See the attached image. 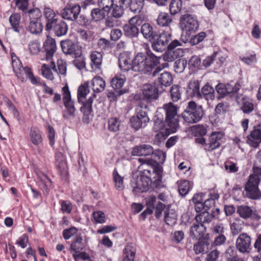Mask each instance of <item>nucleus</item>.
I'll return each instance as SVG.
<instances>
[{"label": "nucleus", "mask_w": 261, "mask_h": 261, "mask_svg": "<svg viewBox=\"0 0 261 261\" xmlns=\"http://www.w3.org/2000/svg\"><path fill=\"white\" fill-rule=\"evenodd\" d=\"M145 5V0H132L129 5L130 10L135 13H140Z\"/></svg>", "instance_id": "nucleus-50"}, {"label": "nucleus", "mask_w": 261, "mask_h": 261, "mask_svg": "<svg viewBox=\"0 0 261 261\" xmlns=\"http://www.w3.org/2000/svg\"><path fill=\"white\" fill-rule=\"evenodd\" d=\"M63 92V102L68 115L74 118L75 116L76 109L74 107V102L71 99V93L68 86L66 85L62 88Z\"/></svg>", "instance_id": "nucleus-17"}, {"label": "nucleus", "mask_w": 261, "mask_h": 261, "mask_svg": "<svg viewBox=\"0 0 261 261\" xmlns=\"http://www.w3.org/2000/svg\"><path fill=\"white\" fill-rule=\"evenodd\" d=\"M81 12V6L79 5L67 4L62 12V18L71 21L76 20Z\"/></svg>", "instance_id": "nucleus-21"}, {"label": "nucleus", "mask_w": 261, "mask_h": 261, "mask_svg": "<svg viewBox=\"0 0 261 261\" xmlns=\"http://www.w3.org/2000/svg\"><path fill=\"white\" fill-rule=\"evenodd\" d=\"M112 9V15L115 18L119 19L123 16L124 14V9L123 6L118 4H114Z\"/></svg>", "instance_id": "nucleus-58"}, {"label": "nucleus", "mask_w": 261, "mask_h": 261, "mask_svg": "<svg viewBox=\"0 0 261 261\" xmlns=\"http://www.w3.org/2000/svg\"><path fill=\"white\" fill-rule=\"evenodd\" d=\"M140 32L146 39L150 41L154 40L158 34L153 27L148 22H145L142 25Z\"/></svg>", "instance_id": "nucleus-26"}, {"label": "nucleus", "mask_w": 261, "mask_h": 261, "mask_svg": "<svg viewBox=\"0 0 261 261\" xmlns=\"http://www.w3.org/2000/svg\"><path fill=\"white\" fill-rule=\"evenodd\" d=\"M85 247V243L83 241L81 234H76L70 245V250L73 251L75 253H77L84 249Z\"/></svg>", "instance_id": "nucleus-35"}, {"label": "nucleus", "mask_w": 261, "mask_h": 261, "mask_svg": "<svg viewBox=\"0 0 261 261\" xmlns=\"http://www.w3.org/2000/svg\"><path fill=\"white\" fill-rule=\"evenodd\" d=\"M214 212H212V213L210 211H203L197 214L195 219L196 222L201 224L209 223H210L215 217H217V215L214 214Z\"/></svg>", "instance_id": "nucleus-34"}, {"label": "nucleus", "mask_w": 261, "mask_h": 261, "mask_svg": "<svg viewBox=\"0 0 261 261\" xmlns=\"http://www.w3.org/2000/svg\"><path fill=\"white\" fill-rule=\"evenodd\" d=\"M20 15L18 13H14L9 17V21L12 29L16 33H19L22 29V27L20 25Z\"/></svg>", "instance_id": "nucleus-38"}, {"label": "nucleus", "mask_w": 261, "mask_h": 261, "mask_svg": "<svg viewBox=\"0 0 261 261\" xmlns=\"http://www.w3.org/2000/svg\"><path fill=\"white\" fill-rule=\"evenodd\" d=\"M43 47L46 52V60H50L57 49L55 40L48 36L44 43Z\"/></svg>", "instance_id": "nucleus-27"}, {"label": "nucleus", "mask_w": 261, "mask_h": 261, "mask_svg": "<svg viewBox=\"0 0 261 261\" xmlns=\"http://www.w3.org/2000/svg\"><path fill=\"white\" fill-rule=\"evenodd\" d=\"M93 102V98L92 96L90 97L87 100L81 102L82 105L80 110L83 114V121L85 123H89L90 121L89 116L92 112V103Z\"/></svg>", "instance_id": "nucleus-25"}, {"label": "nucleus", "mask_w": 261, "mask_h": 261, "mask_svg": "<svg viewBox=\"0 0 261 261\" xmlns=\"http://www.w3.org/2000/svg\"><path fill=\"white\" fill-rule=\"evenodd\" d=\"M25 17L29 19L28 30L31 34L38 35L42 32L43 29L42 22L43 17L39 9L35 8L29 10L25 13Z\"/></svg>", "instance_id": "nucleus-6"}, {"label": "nucleus", "mask_w": 261, "mask_h": 261, "mask_svg": "<svg viewBox=\"0 0 261 261\" xmlns=\"http://www.w3.org/2000/svg\"><path fill=\"white\" fill-rule=\"evenodd\" d=\"M178 108L172 102L165 103L163 106V110L165 114V119L159 115L155 116L154 120V125L157 128L161 129L165 126L168 127L171 133H175L179 128V115L177 114Z\"/></svg>", "instance_id": "nucleus-2"}, {"label": "nucleus", "mask_w": 261, "mask_h": 261, "mask_svg": "<svg viewBox=\"0 0 261 261\" xmlns=\"http://www.w3.org/2000/svg\"><path fill=\"white\" fill-rule=\"evenodd\" d=\"M190 90H192L193 96L198 99H201L200 84L198 81L195 80L190 82L189 85Z\"/></svg>", "instance_id": "nucleus-53"}, {"label": "nucleus", "mask_w": 261, "mask_h": 261, "mask_svg": "<svg viewBox=\"0 0 261 261\" xmlns=\"http://www.w3.org/2000/svg\"><path fill=\"white\" fill-rule=\"evenodd\" d=\"M153 153L152 147L148 144H142L135 147L132 152L134 156H147Z\"/></svg>", "instance_id": "nucleus-28"}, {"label": "nucleus", "mask_w": 261, "mask_h": 261, "mask_svg": "<svg viewBox=\"0 0 261 261\" xmlns=\"http://www.w3.org/2000/svg\"><path fill=\"white\" fill-rule=\"evenodd\" d=\"M190 236L196 240H206L208 238V234L206 233V227L204 224L196 221L190 228Z\"/></svg>", "instance_id": "nucleus-19"}, {"label": "nucleus", "mask_w": 261, "mask_h": 261, "mask_svg": "<svg viewBox=\"0 0 261 261\" xmlns=\"http://www.w3.org/2000/svg\"><path fill=\"white\" fill-rule=\"evenodd\" d=\"M177 215L174 210L169 208L164 211V221L169 226H174L177 222Z\"/></svg>", "instance_id": "nucleus-39"}, {"label": "nucleus", "mask_w": 261, "mask_h": 261, "mask_svg": "<svg viewBox=\"0 0 261 261\" xmlns=\"http://www.w3.org/2000/svg\"><path fill=\"white\" fill-rule=\"evenodd\" d=\"M12 67L17 77L22 82L25 81L26 78L28 77L33 84L38 83L37 79L34 76L31 68L27 66L23 67L20 61L13 59L12 56Z\"/></svg>", "instance_id": "nucleus-8"}, {"label": "nucleus", "mask_w": 261, "mask_h": 261, "mask_svg": "<svg viewBox=\"0 0 261 261\" xmlns=\"http://www.w3.org/2000/svg\"><path fill=\"white\" fill-rule=\"evenodd\" d=\"M89 83L85 82L84 84L80 85L77 90V100L79 103L82 102V100L86 97L89 93Z\"/></svg>", "instance_id": "nucleus-46"}, {"label": "nucleus", "mask_w": 261, "mask_h": 261, "mask_svg": "<svg viewBox=\"0 0 261 261\" xmlns=\"http://www.w3.org/2000/svg\"><path fill=\"white\" fill-rule=\"evenodd\" d=\"M182 43L177 40H174L168 43L167 50L163 55L164 61L169 62L174 61L176 59L184 55V51L180 47Z\"/></svg>", "instance_id": "nucleus-10"}, {"label": "nucleus", "mask_w": 261, "mask_h": 261, "mask_svg": "<svg viewBox=\"0 0 261 261\" xmlns=\"http://www.w3.org/2000/svg\"><path fill=\"white\" fill-rule=\"evenodd\" d=\"M203 114L202 106L197 105L194 101H190L182 113L181 116L185 122L193 124L200 121Z\"/></svg>", "instance_id": "nucleus-5"}, {"label": "nucleus", "mask_w": 261, "mask_h": 261, "mask_svg": "<svg viewBox=\"0 0 261 261\" xmlns=\"http://www.w3.org/2000/svg\"><path fill=\"white\" fill-rule=\"evenodd\" d=\"M124 257L122 261H134L136 255V249L127 245L124 249Z\"/></svg>", "instance_id": "nucleus-49"}, {"label": "nucleus", "mask_w": 261, "mask_h": 261, "mask_svg": "<svg viewBox=\"0 0 261 261\" xmlns=\"http://www.w3.org/2000/svg\"><path fill=\"white\" fill-rule=\"evenodd\" d=\"M121 122L119 118L112 117L108 120V129L112 132H117L120 128Z\"/></svg>", "instance_id": "nucleus-57"}, {"label": "nucleus", "mask_w": 261, "mask_h": 261, "mask_svg": "<svg viewBox=\"0 0 261 261\" xmlns=\"http://www.w3.org/2000/svg\"><path fill=\"white\" fill-rule=\"evenodd\" d=\"M151 155V159L140 158L138 160L141 163L139 169L142 168V170L139 171V176L131 181L133 192L136 195L147 192L152 184L156 188L161 184L163 169L160 164L165 161L166 153L157 150L153 151Z\"/></svg>", "instance_id": "nucleus-1"}, {"label": "nucleus", "mask_w": 261, "mask_h": 261, "mask_svg": "<svg viewBox=\"0 0 261 261\" xmlns=\"http://www.w3.org/2000/svg\"><path fill=\"white\" fill-rule=\"evenodd\" d=\"M172 21V18L169 14L163 12L159 13L156 19L157 24L161 27H168Z\"/></svg>", "instance_id": "nucleus-43"}, {"label": "nucleus", "mask_w": 261, "mask_h": 261, "mask_svg": "<svg viewBox=\"0 0 261 261\" xmlns=\"http://www.w3.org/2000/svg\"><path fill=\"white\" fill-rule=\"evenodd\" d=\"M92 90L94 92L93 96L95 97V93H100L102 92L106 87L105 81L102 77L99 76H95L92 80Z\"/></svg>", "instance_id": "nucleus-37"}, {"label": "nucleus", "mask_w": 261, "mask_h": 261, "mask_svg": "<svg viewBox=\"0 0 261 261\" xmlns=\"http://www.w3.org/2000/svg\"><path fill=\"white\" fill-rule=\"evenodd\" d=\"M90 57L92 69L95 71L100 70L102 61V54L97 51H93L91 53Z\"/></svg>", "instance_id": "nucleus-32"}, {"label": "nucleus", "mask_w": 261, "mask_h": 261, "mask_svg": "<svg viewBox=\"0 0 261 261\" xmlns=\"http://www.w3.org/2000/svg\"><path fill=\"white\" fill-rule=\"evenodd\" d=\"M110 9H106L105 7L100 8H94L91 10V15L92 19L94 21H98L103 19L110 12Z\"/></svg>", "instance_id": "nucleus-36"}, {"label": "nucleus", "mask_w": 261, "mask_h": 261, "mask_svg": "<svg viewBox=\"0 0 261 261\" xmlns=\"http://www.w3.org/2000/svg\"><path fill=\"white\" fill-rule=\"evenodd\" d=\"M179 24L184 31L190 33L195 32L199 28L196 16L190 13H186L181 16L179 19Z\"/></svg>", "instance_id": "nucleus-11"}, {"label": "nucleus", "mask_w": 261, "mask_h": 261, "mask_svg": "<svg viewBox=\"0 0 261 261\" xmlns=\"http://www.w3.org/2000/svg\"><path fill=\"white\" fill-rule=\"evenodd\" d=\"M188 64L191 70H198L200 67L201 59L198 56H193L189 59Z\"/></svg>", "instance_id": "nucleus-59"}, {"label": "nucleus", "mask_w": 261, "mask_h": 261, "mask_svg": "<svg viewBox=\"0 0 261 261\" xmlns=\"http://www.w3.org/2000/svg\"><path fill=\"white\" fill-rule=\"evenodd\" d=\"M237 212L239 216L243 219L258 221L261 219L258 211L253 207L246 205H241L237 207Z\"/></svg>", "instance_id": "nucleus-15"}, {"label": "nucleus", "mask_w": 261, "mask_h": 261, "mask_svg": "<svg viewBox=\"0 0 261 261\" xmlns=\"http://www.w3.org/2000/svg\"><path fill=\"white\" fill-rule=\"evenodd\" d=\"M186 60L184 59H178L174 63V70L176 73L182 72L187 66Z\"/></svg>", "instance_id": "nucleus-60"}, {"label": "nucleus", "mask_w": 261, "mask_h": 261, "mask_svg": "<svg viewBox=\"0 0 261 261\" xmlns=\"http://www.w3.org/2000/svg\"><path fill=\"white\" fill-rule=\"evenodd\" d=\"M226 228L222 224H218L212 228V232L215 236L213 243L214 246H219L224 245L226 241Z\"/></svg>", "instance_id": "nucleus-20"}, {"label": "nucleus", "mask_w": 261, "mask_h": 261, "mask_svg": "<svg viewBox=\"0 0 261 261\" xmlns=\"http://www.w3.org/2000/svg\"><path fill=\"white\" fill-rule=\"evenodd\" d=\"M191 187L189 181L187 180H180L178 185V192L179 194L182 196H185L188 193Z\"/></svg>", "instance_id": "nucleus-56"}, {"label": "nucleus", "mask_w": 261, "mask_h": 261, "mask_svg": "<svg viewBox=\"0 0 261 261\" xmlns=\"http://www.w3.org/2000/svg\"><path fill=\"white\" fill-rule=\"evenodd\" d=\"M182 6L181 0H172L169 5V11L171 15H175L180 11Z\"/></svg>", "instance_id": "nucleus-54"}, {"label": "nucleus", "mask_w": 261, "mask_h": 261, "mask_svg": "<svg viewBox=\"0 0 261 261\" xmlns=\"http://www.w3.org/2000/svg\"><path fill=\"white\" fill-rule=\"evenodd\" d=\"M44 14L46 19V30L49 31L51 30V27L56 21L59 20L55 12L49 8H45Z\"/></svg>", "instance_id": "nucleus-31"}, {"label": "nucleus", "mask_w": 261, "mask_h": 261, "mask_svg": "<svg viewBox=\"0 0 261 261\" xmlns=\"http://www.w3.org/2000/svg\"><path fill=\"white\" fill-rule=\"evenodd\" d=\"M160 57L155 56L150 50L138 53L134 58L135 72L150 73L160 63Z\"/></svg>", "instance_id": "nucleus-3"}, {"label": "nucleus", "mask_w": 261, "mask_h": 261, "mask_svg": "<svg viewBox=\"0 0 261 261\" xmlns=\"http://www.w3.org/2000/svg\"><path fill=\"white\" fill-rule=\"evenodd\" d=\"M125 81L126 78L124 75H116L111 80V85L115 90H120Z\"/></svg>", "instance_id": "nucleus-44"}, {"label": "nucleus", "mask_w": 261, "mask_h": 261, "mask_svg": "<svg viewBox=\"0 0 261 261\" xmlns=\"http://www.w3.org/2000/svg\"><path fill=\"white\" fill-rule=\"evenodd\" d=\"M51 30H53L55 34L60 37L65 35L68 31V26L63 20L59 19L51 27Z\"/></svg>", "instance_id": "nucleus-29"}, {"label": "nucleus", "mask_w": 261, "mask_h": 261, "mask_svg": "<svg viewBox=\"0 0 261 261\" xmlns=\"http://www.w3.org/2000/svg\"><path fill=\"white\" fill-rule=\"evenodd\" d=\"M181 87L177 85H173L170 90V98L173 102H177L181 98Z\"/></svg>", "instance_id": "nucleus-51"}, {"label": "nucleus", "mask_w": 261, "mask_h": 261, "mask_svg": "<svg viewBox=\"0 0 261 261\" xmlns=\"http://www.w3.org/2000/svg\"><path fill=\"white\" fill-rule=\"evenodd\" d=\"M241 85L238 82L236 83L234 85L232 83L224 84L219 83L216 86V90L220 95L218 98H223L227 95L231 93H236L240 89Z\"/></svg>", "instance_id": "nucleus-18"}, {"label": "nucleus", "mask_w": 261, "mask_h": 261, "mask_svg": "<svg viewBox=\"0 0 261 261\" xmlns=\"http://www.w3.org/2000/svg\"><path fill=\"white\" fill-rule=\"evenodd\" d=\"M61 46L63 53L66 55L72 56L75 58L81 57L82 47L70 39L61 41Z\"/></svg>", "instance_id": "nucleus-13"}, {"label": "nucleus", "mask_w": 261, "mask_h": 261, "mask_svg": "<svg viewBox=\"0 0 261 261\" xmlns=\"http://www.w3.org/2000/svg\"><path fill=\"white\" fill-rule=\"evenodd\" d=\"M30 137L32 143L35 145H38L42 142L41 133L36 127H32L31 128Z\"/></svg>", "instance_id": "nucleus-42"}, {"label": "nucleus", "mask_w": 261, "mask_h": 261, "mask_svg": "<svg viewBox=\"0 0 261 261\" xmlns=\"http://www.w3.org/2000/svg\"><path fill=\"white\" fill-rule=\"evenodd\" d=\"M118 62L119 67L122 71L125 72L131 69L134 71V59L131 60L128 53H121L118 58Z\"/></svg>", "instance_id": "nucleus-24"}, {"label": "nucleus", "mask_w": 261, "mask_h": 261, "mask_svg": "<svg viewBox=\"0 0 261 261\" xmlns=\"http://www.w3.org/2000/svg\"><path fill=\"white\" fill-rule=\"evenodd\" d=\"M206 36V33L204 32H201L193 36L190 40V43L192 45H195L199 44Z\"/></svg>", "instance_id": "nucleus-61"}, {"label": "nucleus", "mask_w": 261, "mask_h": 261, "mask_svg": "<svg viewBox=\"0 0 261 261\" xmlns=\"http://www.w3.org/2000/svg\"><path fill=\"white\" fill-rule=\"evenodd\" d=\"M171 34L166 32L157 34L156 37L152 41V49L157 52H163L165 50L168 46V43L171 40Z\"/></svg>", "instance_id": "nucleus-12"}, {"label": "nucleus", "mask_w": 261, "mask_h": 261, "mask_svg": "<svg viewBox=\"0 0 261 261\" xmlns=\"http://www.w3.org/2000/svg\"><path fill=\"white\" fill-rule=\"evenodd\" d=\"M113 175L116 188L119 191L122 190L124 188L123 177L118 174L116 169L114 170Z\"/></svg>", "instance_id": "nucleus-55"}, {"label": "nucleus", "mask_w": 261, "mask_h": 261, "mask_svg": "<svg viewBox=\"0 0 261 261\" xmlns=\"http://www.w3.org/2000/svg\"><path fill=\"white\" fill-rule=\"evenodd\" d=\"M143 99L148 102H152L159 98V89L153 84H145L142 89Z\"/></svg>", "instance_id": "nucleus-22"}, {"label": "nucleus", "mask_w": 261, "mask_h": 261, "mask_svg": "<svg viewBox=\"0 0 261 261\" xmlns=\"http://www.w3.org/2000/svg\"><path fill=\"white\" fill-rule=\"evenodd\" d=\"M198 243L194 245L193 249L196 254L203 253L208 249L210 243L208 239L206 240H198Z\"/></svg>", "instance_id": "nucleus-45"}, {"label": "nucleus", "mask_w": 261, "mask_h": 261, "mask_svg": "<svg viewBox=\"0 0 261 261\" xmlns=\"http://www.w3.org/2000/svg\"><path fill=\"white\" fill-rule=\"evenodd\" d=\"M192 131L196 138H204L207 133L206 127L202 124H198L192 127Z\"/></svg>", "instance_id": "nucleus-52"}, {"label": "nucleus", "mask_w": 261, "mask_h": 261, "mask_svg": "<svg viewBox=\"0 0 261 261\" xmlns=\"http://www.w3.org/2000/svg\"><path fill=\"white\" fill-rule=\"evenodd\" d=\"M141 21V16L136 15L131 18L127 24L123 26L124 34L125 36L133 38L137 37L139 33V29L137 25H140L139 22Z\"/></svg>", "instance_id": "nucleus-14"}, {"label": "nucleus", "mask_w": 261, "mask_h": 261, "mask_svg": "<svg viewBox=\"0 0 261 261\" xmlns=\"http://www.w3.org/2000/svg\"><path fill=\"white\" fill-rule=\"evenodd\" d=\"M223 136V134L220 132H213L209 137L208 143H206L204 138H196L195 142L201 145L206 151L211 152L219 147L220 141Z\"/></svg>", "instance_id": "nucleus-9"}, {"label": "nucleus", "mask_w": 261, "mask_h": 261, "mask_svg": "<svg viewBox=\"0 0 261 261\" xmlns=\"http://www.w3.org/2000/svg\"><path fill=\"white\" fill-rule=\"evenodd\" d=\"M156 81L161 86L168 87L172 84L173 77L170 72L165 71L160 75Z\"/></svg>", "instance_id": "nucleus-40"}, {"label": "nucleus", "mask_w": 261, "mask_h": 261, "mask_svg": "<svg viewBox=\"0 0 261 261\" xmlns=\"http://www.w3.org/2000/svg\"><path fill=\"white\" fill-rule=\"evenodd\" d=\"M51 69L55 71H57L56 65L54 62H51L50 66L44 64L41 67V71L43 76L46 79L53 81L54 79L53 74Z\"/></svg>", "instance_id": "nucleus-41"}, {"label": "nucleus", "mask_w": 261, "mask_h": 261, "mask_svg": "<svg viewBox=\"0 0 261 261\" xmlns=\"http://www.w3.org/2000/svg\"><path fill=\"white\" fill-rule=\"evenodd\" d=\"M16 5L19 10L23 12V15L25 17V13L28 12L27 8L29 5L28 0H16Z\"/></svg>", "instance_id": "nucleus-63"}, {"label": "nucleus", "mask_w": 261, "mask_h": 261, "mask_svg": "<svg viewBox=\"0 0 261 261\" xmlns=\"http://www.w3.org/2000/svg\"><path fill=\"white\" fill-rule=\"evenodd\" d=\"M93 217L95 221L98 223H104L106 222L105 215L101 211H96L93 213Z\"/></svg>", "instance_id": "nucleus-64"}, {"label": "nucleus", "mask_w": 261, "mask_h": 261, "mask_svg": "<svg viewBox=\"0 0 261 261\" xmlns=\"http://www.w3.org/2000/svg\"><path fill=\"white\" fill-rule=\"evenodd\" d=\"M201 99L204 98L208 103L209 100L215 99V90L209 83H206L201 88L200 91Z\"/></svg>", "instance_id": "nucleus-30"}, {"label": "nucleus", "mask_w": 261, "mask_h": 261, "mask_svg": "<svg viewBox=\"0 0 261 261\" xmlns=\"http://www.w3.org/2000/svg\"><path fill=\"white\" fill-rule=\"evenodd\" d=\"M244 227V222L240 219H236L230 225L232 235L235 236L239 234Z\"/></svg>", "instance_id": "nucleus-47"}, {"label": "nucleus", "mask_w": 261, "mask_h": 261, "mask_svg": "<svg viewBox=\"0 0 261 261\" xmlns=\"http://www.w3.org/2000/svg\"><path fill=\"white\" fill-rule=\"evenodd\" d=\"M242 101L241 110L244 113L249 114L253 111L254 108V105L251 99L246 97H244L242 98Z\"/></svg>", "instance_id": "nucleus-48"}, {"label": "nucleus", "mask_w": 261, "mask_h": 261, "mask_svg": "<svg viewBox=\"0 0 261 261\" xmlns=\"http://www.w3.org/2000/svg\"><path fill=\"white\" fill-rule=\"evenodd\" d=\"M148 106L142 102H139L136 108V115L132 116L130 120L131 126L135 130L145 127L149 121L148 116Z\"/></svg>", "instance_id": "nucleus-7"}, {"label": "nucleus", "mask_w": 261, "mask_h": 261, "mask_svg": "<svg viewBox=\"0 0 261 261\" xmlns=\"http://www.w3.org/2000/svg\"><path fill=\"white\" fill-rule=\"evenodd\" d=\"M252 239L247 233L243 232L240 234L236 240V247L242 253H248L250 252Z\"/></svg>", "instance_id": "nucleus-16"}, {"label": "nucleus", "mask_w": 261, "mask_h": 261, "mask_svg": "<svg viewBox=\"0 0 261 261\" xmlns=\"http://www.w3.org/2000/svg\"><path fill=\"white\" fill-rule=\"evenodd\" d=\"M247 143L251 147L257 148L261 143V125L254 126L247 137Z\"/></svg>", "instance_id": "nucleus-23"}, {"label": "nucleus", "mask_w": 261, "mask_h": 261, "mask_svg": "<svg viewBox=\"0 0 261 261\" xmlns=\"http://www.w3.org/2000/svg\"><path fill=\"white\" fill-rule=\"evenodd\" d=\"M56 164L61 175H66L68 173L67 165L63 154L58 152L56 154Z\"/></svg>", "instance_id": "nucleus-33"}, {"label": "nucleus", "mask_w": 261, "mask_h": 261, "mask_svg": "<svg viewBox=\"0 0 261 261\" xmlns=\"http://www.w3.org/2000/svg\"><path fill=\"white\" fill-rule=\"evenodd\" d=\"M253 170L255 174L250 175L245 186L246 196L251 199L258 200L261 198V192L258 189L260 181L258 175H261V167L254 165Z\"/></svg>", "instance_id": "nucleus-4"}, {"label": "nucleus", "mask_w": 261, "mask_h": 261, "mask_svg": "<svg viewBox=\"0 0 261 261\" xmlns=\"http://www.w3.org/2000/svg\"><path fill=\"white\" fill-rule=\"evenodd\" d=\"M166 205V204L158 201L156 205L153 207L154 209V216L157 219H159L162 216V214L163 211H165Z\"/></svg>", "instance_id": "nucleus-62"}]
</instances>
